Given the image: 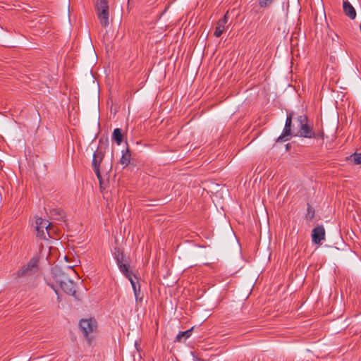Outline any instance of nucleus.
I'll return each mask as SVG.
<instances>
[{"label":"nucleus","mask_w":361,"mask_h":361,"mask_svg":"<svg viewBox=\"0 0 361 361\" xmlns=\"http://www.w3.org/2000/svg\"><path fill=\"white\" fill-rule=\"evenodd\" d=\"M295 136L304 137L307 138L316 137L317 135L308 124L307 117L305 115L298 116L293 126Z\"/></svg>","instance_id":"nucleus-1"},{"label":"nucleus","mask_w":361,"mask_h":361,"mask_svg":"<svg viewBox=\"0 0 361 361\" xmlns=\"http://www.w3.org/2000/svg\"><path fill=\"white\" fill-rule=\"evenodd\" d=\"M53 277L56 284H58L66 293L74 295L75 293V285L66 274L59 269L55 268L53 271Z\"/></svg>","instance_id":"nucleus-2"},{"label":"nucleus","mask_w":361,"mask_h":361,"mask_svg":"<svg viewBox=\"0 0 361 361\" xmlns=\"http://www.w3.org/2000/svg\"><path fill=\"white\" fill-rule=\"evenodd\" d=\"M96 11L101 25L106 27L110 24L109 7L107 0H97Z\"/></svg>","instance_id":"nucleus-3"},{"label":"nucleus","mask_w":361,"mask_h":361,"mask_svg":"<svg viewBox=\"0 0 361 361\" xmlns=\"http://www.w3.org/2000/svg\"><path fill=\"white\" fill-rule=\"evenodd\" d=\"M35 225L38 236L43 239L51 237L52 233L55 232L54 226L47 220L42 218L36 219Z\"/></svg>","instance_id":"nucleus-4"},{"label":"nucleus","mask_w":361,"mask_h":361,"mask_svg":"<svg viewBox=\"0 0 361 361\" xmlns=\"http://www.w3.org/2000/svg\"><path fill=\"white\" fill-rule=\"evenodd\" d=\"M121 271L126 276V278L130 281L136 302H141L142 300V295L140 294V285H137L136 281L137 278L134 274H132L131 271H130L124 265L121 266Z\"/></svg>","instance_id":"nucleus-5"},{"label":"nucleus","mask_w":361,"mask_h":361,"mask_svg":"<svg viewBox=\"0 0 361 361\" xmlns=\"http://www.w3.org/2000/svg\"><path fill=\"white\" fill-rule=\"evenodd\" d=\"M79 326L85 336L90 341L89 334H92L97 329V321L94 318L82 319L79 322Z\"/></svg>","instance_id":"nucleus-6"},{"label":"nucleus","mask_w":361,"mask_h":361,"mask_svg":"<svg viewBox=\"0 0 361 361\" xmlns=\"http://www.w3.org/2000/svg\"><path fill=\"white\" fill-rule=\"evenodd\" d=\"M37 270L38 259L36 257H33L25 266L19 270L18 275L19 276H27L37 272Z\"/></svg>","instance_id":"nucleus-7"},{"label":"nucleus","mask_w":361,"mask_h":361,"mask_svg":"<svg viewBox=\"0 0 361 361\" xmlns=\"http://www.w3.org/2000/svg\"><path fill=\"white\" fill-rule=\"evenodd\" d=\"M104 154L101 150H97L94 155H93V159H92V167L94 169V171L97 175V178L99 180L100 185H102V179H101V174L99 171V166L100 164L103 160Z\"/></svg>","instance_id":"nucleus-8"},{"label":"nucleus","mask_w":361,"mask_h":361,"mask_svg":"<svg viewBox=\"0 0 361 361\" xmlns=\"http://www.w3.org/2000/svg\"><path fill=\"white\" fill-rule=\"evenodd\" d=\"M292 114L287 116L282 134L277 138V142H285L290 139L291 135Z\"/></svg>","instance_id":"nucleus-9"},{"label":"nucleus","mask_w":361,"mask_h":361,"mask_svg":"<svg viewBox=\"0 0 361 361\" xmlns=\"http://www.w3.org/2000/svg\"><path fill=\"white\" fill-rule=\"evenodd\" d=\"M325 238V230L323 226H319L314 228L312 231V242L319 244Z\"/></svg>","instance_id":"nucleus-10"},{"label":"nucleus","mask_w":361,"mask_h":361,"mask_svg":"<svg viewBox=\"0 0 361 361\" xmlns=\"http://www.w3.org/2000/svg\"><path fill=\"white\" fill-rule=\"evenodd\" d=\"M227 23H228V12L224 15V18L220 19L219 20V22L217 23V25H216V27L215 29V32H214V35L216 37H220L221 35L223 33Z\"/></svg>","instance_id":"nucleus-11"},{"label":"nucleus","mask_w":361,"mask_h":361,"mask_svg":"<svg viewBox=\"0 0 361 361\" xmlns=\"http://www.w3.org/2000/svg\"><path fill=\"white\" fill-rule=\"evenodd\" d=\"M343 8L345 14L350 19H354L356 16V11L354 7L348 0H343Z\"/></svg>","instance_id":"nucleus-12"},{"label":"nucleus","mask_w":361,"mask_h":361,"mask_svg":"<svg viewBox=\"0 0 361 361\" xmlns=\"http://www.w3.org/2000/svg\"><path fill=\"white\" fill-rule=\"evenodd\" d=\"M49 214L51 219L56 221H61L64 216L63 212L59 209H51Z\"/></svg>","instance_id":"nucleus-13"},{"label":"nucleus","mask_w":361,"mask_h":361,"mask_svg":"<svg viewBox=\"0 0 361 361\" xmlns=\"http://www.w3.org/2000/svg\"><path fill=\"white\" fill-rule=\"evenodd\" d=\"M192 329L185 331H180L176 337V341L182 342L189 338L191 335Z\"/></svg>","instance_id":"nucleus-14"},{"label":"nucleus","mask_w":361,"mask_h":361,"mask_svg":"<svg viewBox=\"0 0 361 361\" xmlns=\"http://www.w3.org/2000/svg\"><path fill=\"white\" fill-rule=\"evenodd\" d=\"M130 161V154L129 153L128 149H127L126 151H123V154L121 159L120 160V163L123 166H127Z\"/></svg>","instance_id":"nucleus-15"},{"label":"nucleus","mask_w":361,"mask_h":361,"mask_svg":"<svg viewBox=\"0 0 361 361\" xmlns=\"http://www.w3.org/2000/svg\"><path fill=\"white\" fill-rule=\"evenodd\" d=\"M115 255H116V258L117 259L118 265L119 267V269L121 270V266H122V265H124L125 267H126L128 269L127 265L123 262L125 260H124V256H123V253L121 252L120 250H118L116 252Z\"/></svg>","instance_id":"nucleus-16"},{"label":"nucleus","mask_w":361,"mask_h":361,"mask_svg":"<svg viewBox=\"0 0 361 361\" xmlns=\"http://www.w3.org/2000/svg\"><path fill=\"white\" fill-rule=\"evenodd\" d=\"M113 138L118 145H120L123 140L121 130L120 128H116L113 133Z\"/></svg>","instance_id":"nucleus-17"},{"label":"nucleus","mask_w":361,"mask_h":361,"mask_svg":"<svg viewBox=\"0 0 361 361\" xmlns=\"http://www.w3.org/2000/svg\"><path fill=\"white\" fill-rule=\"evenodd\" d=\"M275 0H258V4L260 8H266L271 6Z\"/></svg>","instance_id":"nucleus-18"},{"label":"nucleus","mask_w":361,"mask_h":361,"mask_svg":"<svg viewBox=\"0 0 361 361\" xmlns=\"http://www.w3.org/2000/svg\"><path fill=\"white\" fill-rule=\"evenodd\" d=\"M348 159H353L355 164H361V153H354L347 158Z\"/></svg>","instance_id":"nucleus-19"},{"label":"nucleus","mask_w":361,"mask_h":361,"mask_svg":"<svg viewBox=\"0 0 361 361\" xmlns=\"http://www.w3.org/2000/svg\"><path fill=\"white\" fill-rule=\"evenodd\" d=\"M78 263H80V260L79 259H75L74 260V264L73 265L68 266L66 268H67V269L68 271L74 272V270L73 269V268L74 267H76Z\"/></svg>","instance_id":"nucleus-20"},{"label":"nucleus","mask_w":361,"mask_h":361,"mask_svg":"<svg viewBox=\"0 0 361 361\" xmlns=\"http://www.w3.org/2000/svg\"><path fill=\"white\" fill-rule=\"evenodd\" d=\"M64 259H65L66 261H67V262H68V257H67V256H65V257H64Z\"/></svg>","instance_id":"nucleus-21"}]
</instances>
